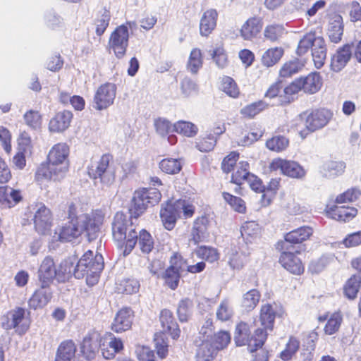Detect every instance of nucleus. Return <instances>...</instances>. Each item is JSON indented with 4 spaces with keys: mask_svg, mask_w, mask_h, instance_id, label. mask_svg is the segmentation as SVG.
I'll return each instance as SVG.
<instances>
[{
    "mask_svg": "<svg viewBox=\"0 0 361 361\" xmlns=\"http://www.w3.org/2000/svg\"><path fill=\"white\" fill-rule=\"evenodd\" d=\"M162 278L171 289L175 290L178 286L180 273L169 267L163 274Z\"/></svg>",
    "mask_w": 361,
    "mask_h": 361,
    "instance_id": "nucleus-53",
    "label": "nucleus"
},
{
    "mask_svg": "<svg viewBox=\"0 0 361 361\" xmlns=\"http://www.w3.org/2000/svg\"><path fill=\"white\" fill-rule=\"evenodd\" d=\"M137 240L138 246L142 253L148 254L153 250L154 245V240L150 233L146 230L140 231Z\"/></svg>",
    "mask_w": 361,
    "mask_h": 361,
    "instance_id": "nucleus-51",
    "label": "nucleus"
},
{
    "mask_svg": "<svg viewBox=\"0 0 361 361\" xmlns=\"http://www.w3.org/2000/svg\"><path fill=\"white\" fill-rule=\"evenodd\" d=\"M217 16V11L213 8L204 12L200 23V31L202 36H208L215 28Z\"/></svg>",
    "mask_w": 361,
    "mask_h": 361,
    "instance_id": "nucleus-33",
    "label": "nucleus"
},
{
    "mask_svg": "<svg viewBox=\"0 0 361 361\" xmlns=\"http://www.w3.org/2000/svg\"><path fill=\"white\" fill-rule=\"evenodd\" d=\"M78 222L89 241L98 237L101 227L104 223V213L101 209L92 211L90 214L77 215Z\"/></svg>",
    "mask_w": 361,
    "mask_h": 361,
    "instance_id": "nucleus-7",
    "label": "nucleus"
},
{
    "mask_svg": "<svg viewBox=\"0 0 361 361\" xmlns=\"http://www.w3.org/2000/svg\"><path fill=\"white\" fill-rule=\"evenodd\" d=\"M288 140L283 136H274L266 142L267 147L274 152H281L288 145Z\"/></svg>",
    "mask_w": 361,
    "mask_h": 361,
    "instance_id": "nucleus-58",
    "label": "nucleus"
},
{
    "mask_svg": "<svg viewBox=\"0 0 361 361\" xmlns=\"http://www.w3.org/2000/svg\"><path fill=\"white\" fill-rule=\"evenodd\" d=\"M357 213V209L345 206L334 205L326 209L329 217L339 221H349Z\"/></svg>",
    "mask_w": 361,
    "mask_h": 361,
    "instance_id": "nucleus-27",
    "label": "nucleus"
},
{
    "mask_svg": "<svg viewBox=\"0 0 361 361\" xmlns=\"http://www.w3.org/2000/svg\"><path fill=\"white\" fill-rule=\"evenodd\" d=\"M267 107L268 104L263 100H259L245 106L240 109V113L244 118H253Z\"/></svg>",
    "mask_w": 361,
    "mask_h": 361,
    "instance_id": "nucleus-39",
    "label": "nucleus"
},
{
    "mask_svg": "<svg viewBox=\"0 0 361 361\" xmlns=\"http://www.w3.org/2000/svg\"><path fill=\"white\" fill-rule=\"evenodd\" d=\"M133 317V312L130 308H122L116 313L111 324V329L116 333L129 330L131 328Z\"/></svg>",
    "mask_w": 361,
    "mask_h": 361,
    "instance_id": "nucleus-20",
    "label": "nucleus"
},
{
    "mask_svg": "<svg viewBox=\"0 0 361 361\" xmlns=\"http://www.w3.org/2000/svg\"><path fill=\"white\" fill-rule=\"evenodd\" d=\"M99 338V334L96 331L89 333L83 338L80 348L81 353L87 360H92L95 358L99 348H100Z\"/></svg>",
    "mask_w": 361,
    "mask_h": 361,
    "instance_id": "nucleus-21",
    "label": "nucleus"
},
{
    "mask_svg": "<svg viewBox=\"0 0 361 361\" xmlns=\"http://www.w3.org/2000/svg\"><path fill=\"white\" fill-rule=\"evenodd\" d=\"M140 288V283L134 279H126L116 283V291L118 293L133 294L137 293Z\"/></svg>",
    "mask_w": 361,
    "mask_h": 361,
    "instance_id": "nucleus-45",
    "label": "nucleus"
},
{
    "mask_svg": "<svg viewBox=\"0 0 361 361\" xmlns=\"http://www.w3.org/2000/svg\"><path fill=\"white\" fill-rule=\"evenodd\" d=\"M25 124L32 130H38L42 126V116L37 111H27L23 116Z\"/></svg>",
    "mask_w": 361,
    "mask_h": 361,
    "instance_id": "nucleus-55",
    "label": "nucleus"
},
{
    "mask_svg": "<svg viewBox=\"0 0 361 361\" xmlns=\"http://www.w3.org/2000/svg\"><path fill=\"white\" fill-rule=\"evenodd\" d=\"M260 298V292L257 289H251L243 294L241 299V306L245 310L250 312L257 307Z\"/></svg>",
    "mask_w": 361,
    "mask_h": 361,
    "instance_id": "nucleus-37",
    "label": "nucleus"
},
{
    "mask_svg": "<svg viewBox=\"0 0 361 361\" xmlns=\"http://www.w3.org/2000/svg\"><path fill=\"white\" fill-rule=\"evenodd\" d=\"M111 160L109 154H104L97 162L92 164L88 173L95 183L99 182L103 187H109L114 183L116 170L114 164L110 163Z\"/></svg>",
    "mask_w": 361,
    "mask_h": 361,
    "instance_id": "nucleus-6",
    "label": "nucleus"
},
{
    "mask_svg": "<svg viewBox=\"0 0 361 361\" xmlns=\"http://www.w3.org/2000/svg\"><path fill=\"white\" fill-rule=\"evenodd\" d=\"M345 169V164L343 161H330L324 164L322 169V173L324 177L329 179H334L341 176Z\"/></svg>",
    "mask_w": 361,
    "mask_h": 361,
    "instance_id": "nucleus-36",
    "label": "nucleus"
},
{
    "mask_svg": "<svg viewBox=\"0 0 361 361\" xmlns=\"http://www.w3.org/2000/svg\"><path fill=\"white\" fill-rule=\"evenodd\" d=\"M192 307V302L188 298L183 299L179 302L177 308V314L180 322H183L188 321L190 315Z\"/></svg>",
    "mask_w": 361,
    "mask_h": 361,
    "instance_id": "nucleus-61",
    "label": "nucleus"
},
{
    "mask_svg": "<svg viewBox=\"0 0 361 361\" xmlns=\"http://www.w3.org/2000/svg\"><path fill=\"white\" fill-rule=\"evenodd\" d=\"M312 233V228L308 226H301L297 229L293 230L285 235V241L281 242V249L288 250V247L286 246L287 243H301L307 240Z\"/></svg>",
    "mask_w": 361,
    "mask_h": 361,
    "instance_id": "nucleus-23",
    "label": "nucleus"
},
{
    "mask_svg": "<svg viewBox=\"0 0 361 361\" xmlns=\"http://www.w3.org/2000/svg\"><path fill=\"white\" fill-rule=\"evenodd\" d=\"M360 276L353 275L350 279H348L344 287L345 295L350 300L355 299L360 289Z\"/></svg>",
    "mask_w": 361,
    "mask_h": 361,
    "instance_id": "nucleus-48",
    "label": "nucleus"
},
{
    "mask_svg": "<svg viewBox=\"0 0 361 361\" xmlns=\"http://www.w3.org/2000/svg\"><path fill=\"white\" fill-rule=\"evenodd\" d=\"M116 94V86L114 83L106 82L99 87L94 97V108L103 110L113 104Z\"/></svg>",
    "mask_w": 361,
    "mask_h": 361,
    "instance_id": "nucleus-13",
    "label": "nucleus"
},
{
    "mask_svg": "<svg viewBox=\"0 0 361 361\" xmlns=\"http://www.w3.org/2000/svg\"><path fill=\"white\" fill-rule=\"evenodd\" d=\"M284 50L282 47H273L267 49L262 56V63L267 67L273 66L283 56Z\"/></svg>",
    "mask_w": 361,
    "mask_h": 361,
    "instance_id": "nucleus-41",
    "label": "nucleus"
},
{
    "mask_svg": "<svg viewBox=\"0 0 361 361\" xmlns=\"http://www.w3.org/2000/svg\"><path fill=\"white\" fill-rule=\"evenodd\" d=\"M154 126L156 133L161 137H165L171 131L173 130V124L165 118H157L154 121Z\"/></svg>",
    "mask_w": 361,
    "mask_h": 361,
    "instance_id": "nucleus-54",
    "label": "nucleus"
},
{
    "mask_svg": "<svg viewBox=\"0 0 361 361\" xmlns=\"http://www.w3.org/2000/svg\"><path fill=\"white\" fill-rule=\"evenodd\" d=\"M111 14L109 11L104 9L99 18L96 20V34L101 36L104 34L109 25Z\"/></svg>",
    "mask_w": 361,
    "mask_h": 361,
    "instance_id": "nucleus-63",
    "label": "nucleus"
},
{
    "mask_svg": "<svg viewBox=\"0 0 361 361\" xmlns=\"http://www.w3.org/2000/svg\"><path fill=\"white\" fill-rule=\"evenodd\" d=\"M72 262H73L72 274L75 278L80 279L86 277V281L89 286H94L97 283L104 266L102 255L99 253L94 255L92 250H87L75 265L73 259Z\"/></svg>",
    "mask_w": 361,
    "mask_h": 361,
    "instance_id": "nucleus-2",
    "label": "nucleus"
},
{
    "mask_svg": "<svg viewBox=\"0 0 361 361\" xmlns=\"http://www.w3.org/2000/svg\"><path fill=\"white\" fill-rule=\"evenodd\" d=\"M310 49L314 66L317 68H320L324 64L326 58V47L323 37L315 31H310L301 37L298 44L296 54L298 56H303Z\"/></svg>",
    "mask_w": 361,
    "mask_h": 361,
    "instance_id": "nucleus-4",
    "label": "nucleus"
},
{
    "mask_svg": "<svg viewBox=\"0 0 361 361\" xmlns=\"http://www.w3.org/2000/svg\"><path fill=\"white\" fill-rule=\"evenodd\" d=\"M221 89L226 94L233 98L237 97L239 94V90L235 81L228 76L222 78Z\"/></svg>",
    "mask_w": 361,
    "mask_h": 361,
    "instance_id": "nucleus-64",
    "label": "nucleus"
},
{
    "mask_svg": "<svg viewBox=\"0 0 361 361\" xmlns=\"http://www.w3.org/2000/svg\"><path fill=\"white\" fill-rule=\"evenodd\" d=\"M351 54V47L348 44L339 49L331 59V69L335 72L341 71L350 60Z\"/></svg>",
    "mask_w": 361,
    "mask_h": 361,
    "instance_id": "nucleus-32",
    "label": "nucleus"
},
{
    "mask_svg": "<svg viewBox=\"0 0 361 361\" xmlns=\"http://www.w3.org/2000/svg\"><path fill=\"white\" fill-rule=\"evenodd\" d=\"M100 339V350L102 356L106 360L111 359L115 354L123 348V343L120 338H117L111 333H106Z\"/></svg>",
    "mask_w": 361,
    "mask_h": 361,
    "instance_id": "nucleus-16",
    "label": "nucleus"
},
{
    "mask_svg": "<svg viewBox=\"0 0 361 361\" xmlns=\"http://www.w3.org/2000/svg\"><path fill=\"white\" fill-rule=\"evenodd\" d=\"M283 313V307L276 303H266L261 306L259 321L262 327L255 331L254 338L257 345H264L269 331H272L274 329L275 319L281 317Z\"/></svg>",
    "mask_w": 361,
    "mask_h": 361,
    "instance_id": "nucleus-5",
    "label": "nucleus"
},
{
    "mask_svg": "<svg viewBox=\"0 0 361 361\" xmlns=\"http://www.w3.org/2000/svg\"><path fill=\"white\" fill-rule=\"evenodd\" d=\"M52 298V292L49 287H41L36 290L28 301L30 308L36 310L42 308L51 300Z\"/></svg>",
    "mask_w": 361,
    "mask_h": 361,
    "instance_id": "nucleus-30",
    "label": "nucleus"
},
{
    "mask_svg": "<svg viewBox=\"0 0 361 361\" xmlns=\"http://www.w3.org/2000/svg\"><path fill=\"white\" fill-rule=\"evenodd\" d=\"M343 32V18L341 15L334 13L329 20L328 34L332 42L338 43L341 40Z\"/></svg>",
    "mask_w": 361,
    "mask_h": 361,
    "instance_id": "nucleus-31",
    "label": "nucleus"
},
{
    "mask_svg": "<svg viewBox=\"0 0 361 361\" xmlns=\"http://www.w3.org/2000/svg\"><path fill=\"white\" fill-rule=\"evenodd\" d=\"M233 314V310L228 300H222L216 310V317L222 322L229 320Z\"/></svg>",
    "mask_w": 361,
    "mask_h": 361,
    "instance_id": "nucleus-57",
    "label": "nucleus"
},
{
    "mask_svg": "<svg viewBox=\"0 0 361 361\" xmlns=\"http://www.w3.org/2000/svg\"><path fill=\"white\" fill-rule=\"evenodd\" d=\"M269 169L271 171L281 170L283 174L294 178H301L305 175L303 168L293 161L275 159L271 162Z\"/></svg>",
    "mask_w": 361,
    "mask_h": 361,
    "instance_id": "nucleus-15",
    "label": "nucleus"
},
{
    "mask_svg": "<svg viewBox=\"0 0 361 361\" xmlns=\"http://www.w3.org/2000/svg\"><path fill=\"white\" fill-rule=\"evenodd\" d=\"M299 80L302 91L308 94L316 93L320 90L322 85V78L317 73H311L306 77L299 78Z\"/></svg>",
    "mask_w": 361,
    "mask_h": 361,
    "instance_id": "nucleus-34",
    "label": "nucleus"
},
{
    "mask_svg": "<svg viewBox=\"0 0 361 361\" xmlns=\"http://www.w3.org/2000/svg\"><path fill=\"white\" fill-rule=\"evenodd\" d=\"M250 331L249 325L243 322L238 323L235 327L234 340L237 345L243 346L247 345L251 352L256 351L257 348L262 345H257L255 338V333L250 337Z\"/></svg>",
    "mask_w": 361,
    "mask_h": 361,
    "instance_id": "nucleus-19",
    "label": "nucleus"
},
{
    "mask_svg": "<svg viewBox=\"0 0 361 361\" xmlns=\"http://www.w3.org/2000/svg\"><path fill=\"white\" fill-rule=\"evenodd\" d=\"M34 224L36 231L40 234H45L51 226L52 215L50 209L43 203H37L33 207Z\"/></svg>",
    "mask_w": 361,
    "mask_h": 361,
    "instance_id": "nucleus-14",
    "label": "nucleus"
},
{
    "mask_svg": "<svg viewBox=\"0 0 361 361\" xmlns=\"http://www.w3.org/2000/svg\"><path fill=\"white\" fill-rule=\"evenodd\" d=\"M22 200L20 191L8 186H0V207L9 209Z\"/></svg>",
    "mask_w": 361,
    "mask_h": 361,
    "instance_id": "nucleus-22",
    "label": "nucleus"
},
{
    "mask_svg": "<svg viewBox=\"0 0 361 361\" xmlns=\"http://www.w3.org/2000/svg\"><path fill=\"white\" fill-rule=\"evenodd\" d=\"M216 353L212 344L208 341H204L197 349L196 361H212Z\"/></svg>",
    "mask_w": 361,
    "mask_h": 361,
    "instance_id": "nucleus-40",
    "label": "nucleus"
},
{
    "mask_svg": "<svg viewBox=\"0 0 361 361\" xmlns=\"http://www.w3.org/2000/svg\"><path fill=\"white\" fill-rule=\"evenodd\" d=\"M76 353V345L71 340H66L59 345L55 361H71Z\"/></svg>",
    "mask_w": 361,
    "mask_h": 361,
    "instance_id": "nucleus-35",
    "label": "nucleus"
},
{
    "mask_svg": "<svg viewBox=\"0 0 361 361\" xmlns=\"http://www.w3.org/2000/svg\"><path fill=\"white\" fill-rule=\"evenodd\" d=\"M25 310L16 307L1 317V326L6 330L15 329L19 334H24L29 329L30 322L25 317Z\"/></svg>",
    "mask_w": 361,
    "mask_h": 361,
    "instance_id": "nucleus-9",
    "label": "nucleus"
},
{
    "mask_svg": "<svg viewBox=\"0 0 361 361\" xmlns=\"http://www.w3.org/2000/svg\"><path fill=\"white\" fill-rule=\"evenodd\" d=\"M223 197L235 211L239 213L245 212L246 207L245 202L240 197L233 196L225 192H223Z\"/></svg>",
    "mask_w": 361,
    "mask_h": 361,
    "instance_id": "nucleus-60",
    "label": "nucleus"
},
{
    "mask_svg": "<svg viewBox=\"0 0 361 361\" xmlns=\"http://www.w3.org/2000/svg\"><path fill=\"white\" fill-rule=\"evenodd\" d=\"M73 262L71 258L61 262L57 267L52 257H46L40 264L37 276L43 287H49L56 279L59 282H64L72 274Z\"/></svg>",
    "mask_w": 361,
    "mask_h": 361,
    "instance_id": "nucleus-3",
    "label": "nucleus"
},
{
    "mask_svg": "<svg viewBox=\"0 0 361 361\" xmlns=\"http://www.w3.org/2000/svg\"><path fill=\"white\" fill-rule=\"evenodd\" d=\"M203 58L200 49H193L189 56L187 62V70L192 74H195L202 68Z\"/></svg>",
    "mask_w": 361,
    "mask_h": 361,
    "instance_id": "nucleus-43",
    "label": "nucleus"
},
{
    "mask_svg": "<svg viewBox=\"0 0 361 361\" xmlns=\"http://www.w3.org/2000/svg\"><path fill=\"white\" fill-rule=\"evenodd\" d=\"M333 116V113L326 109L306 111L298 116L296 121L305 122L307 130L314 132L326 126Z\"/></svg>",
    "mask_w": 361,
    "mask_h": 361,
    "instance_id": "nucleus-8",
    "label": "nucleus"
},
{
    "mask_svg": "<svg viewBox=\"0 0 361 361\" xmlns=\"http://www.w3.org/2000/svg\"><path fill=\"white\" fill-rule=\"evenodd\" d=\"M231 341V335L228 331H220L212 338L213 347L217 352L226 348Z\"/></svg>",
    "mask_w": 361,
    "mask_h": 361,
    "instance_id": "nucleus-56",
    "label": "nucleus"
},
{
    "mask_svg": "<svg viewBox=\"0 0 361 361\" xmlns=\"http://www.w3.org/2000/svg\"><path fill=\"white\" fill-rule=\"evenodd\" d=\"M197 256L211 263L216 262L219 258V254L216 249L209 246H200L196 250Z\"/></svg>",
    "mask_w": 361,
    "mask_h": 361,
    "instance_id": "nucleus-52",
    "label": "nucleus"
},
{
    "mask_svg": "<svg viewBox=\"0 0 361 361\" xmlns=\"http://www.w3.org/2000/svg\"><path fill=\"white\" fill-rule=\"evenodd\" d=\"M281 264L289 272L300 275L304 271V267L300 258L291 252L283 251L280 257Z\"/></svg>",
    "mask_w": 361,
    "mask_h": 361,
    "instance_id": "nucleus-24",
    "label": "nucleus"
},
{
    "mask_svg": "<svg viewBox=\"0 0 361 361\" xmlns=\"http://www.w3.org/2000/svg\"><path fill=\"white\" fill-rule=\"evenodd\" d=\"M160 217L164 227L168 230H171L180 217L179 212L176 208V201H169L163 207L160 211Z\"/></svg>",
    "mask_w": 361,
    "mask_h": 361,
    "instance_id": "nucleus-25",
    "label": "nucleus"
},
{
    "mask_svg": "<svg viewBox=\"0 0 361 361\" xmlns=\"http://www.w3.org/2000/svg\"><path fill=\"white\" fill-rule=\"evenodd\" d=\"M68 219L70 221L64 226L56 230L55 234L61 241H72L82 234V230L78 222L76 207L73 203L68 207Z\"/></svg>",
    "mask_w": 361,
    "mask_h": 361,
    "instance_id": "nucleus-11",
    "label": "nucleus"
},
{
    "mask_svg": "<svg viewBox=\"0 0 361 361\" xmlns=\"http://www.w3.org/2000/svg\"><path fill=\"white\" fill-rule=\"evenodd\" d=\"M130 227H135L131 220L123 213L117 212L112 222V235L116 244L123 243L125 233L130 230Z\"/></svg>",
    "mask_w": 361,
    "mask_h": 361,
    "instance_id": "nucleus-18",
    "label": "nucleus"
},
{
    "mask_svg": "<svg viewBox=\"0 0 361 361\" xmlns=\"http://www.w3.org/2000/svg\"><path fill=\"white\" fill-rule=\"evenodd\" d=\"M69 147L65 143L55 145L48 154V163L41 164L35 173L37 181L51 180L60 181L66 176L68 167Z\"/></svg>",
    "mask_w": 361,
    "mask_h": 361,
    "instance_id": "nucleus-1",
    "label": "nucleus"
},
{
    "mask_svg": "<svg viewBox=\"0 0 361 361\" xmlns=\"http://www.w3.org/2000/svg\"><path fill=\"white\" fill-rule=\"evenodd\" d=\"M300 348V341L295 337L289 338L285 349L280 353V357L284 361L290 360Z\"/></svg>",
    "mask_w": 361,
    "mask_h": 361,
    "instance_id": "nucleus-50",
    "label": "nucleus"
},
{
    "mask_svg": "<svg viewBox=\"0 0 361 361\" xmlns=\"http://www.w3.org/2000/svg\"><path fill=\"white\" fill-rule=\"evenodd\" d=\"M361 192L357 188H351L342 194L338 195L336 198V204L349 203L356 201L360 196Z\"/></svg>",
    "mask_w": 361,
    "mask_h": 361,
    "instance_id": "nucleus-62",
    "label": "nucleus"
},
{
    "mask_svg": "<svg viewBox=\"0 0 361 361\" xmlns=\"http://www.w3.org/2000/svg\"><path fill=\"white\" fill-rule=\"evenodd\" d=\"M250 174L249 164L247 161H240L232 173L231 180L237 185L243 184Z\"/></svg>",
    "mask_w": 361,
    "mask_h": 361,
    "instance_id": "nucleus-42",
    "label": "nucleus"
},
{
    "mask_svg": "<svg viewBox=\"0 0 361 361\" xmlns=\"http://www.w3.org/2000/svg\"><path fill=\"white\" fill-rule=\"evenodd\" d=\"M173 131L185 137H192L197 135L198 128L191 122L178 121L173 124Z\"/></svg>",
    "mask_w": 361,
    "mask_h": 361,
    "instance_id": "nucleus-44",
    "label": "nucleus"
},
{
    "mask_svg": "<svg viewBox=\"0 0 361 361\" xmlns=\"http://www.w3.org/2000/svg\"><path fill=\"white\" fill-rule=\"evenodd\" d=\"M342 320V316L339 312L333 313L324 327L325 333L328 335L335 334L339 329Z\"/></svg>",
    "mask_w": 361,
    "mask_h": 361,
    "instance_id": "nucleus-59",
    "label": "nucleus"
},
{
    "mask_svg": "<svg viewBox=\"0 0 361 361\" xmlns=\"http://www.w3.org/2000/svg\"><path fill=\"white\" fill-rule=\"evenodd\" d=\"M284 34L285 28L281 24L268 25L264 30V38L272 42L279 40Z\"/></svg>",
    "mask_w": 361,
    "mask_h": 361,
    "instance_id": "nucleus-46",
    "label": "nucleus"
},
{
    "mask_svg": "<svg viewBox=\"0 0 361 361\" xmlns=\"http://www.w3.org/2000/svg\"><path fill=\"white\" fill-rule=\"evenodd\" d=\"M304 66L303 63L298 59H294L285 63L280 69L281 77L288 78L298 73Z\"/></svg>",
    "mask_w": 361,
    "mask_h": 361,
    "instance_id": "nucleus-49",
    "label": "nucleus"
},
{
    "mask_svg": "<svg viewBox=\"0 0 361 361\" xmlns=\"http://www.w3.org/2000/svg\"><path fill=\"white\" fill-rule=\"evenodd\" d=\"M262 28V20L257 18H250L242 25L240 35L247 41L256 38Z\"/></svg>",
    "mask_w": 361,
    "mask_h": 361,
    "instance_id": "nucleus-26",
    "label": "nucleus"
},
{
    "mask_svg": "<svg viewBox=\"0 0 361 361\" xmlns=\"http://www.w3.org/2000/svg\"><path fill=\"white\" fill-rule=\"evenodd\" d=\"M73 118V114L70 111H63L57 113L49 123V129L51 132H62L66 130Z\"/></svg>",
    "mask_w": 361,
    "mask_h": 361,
    "instance_id": "nucleus-29",
    "label": "nucleus"
},
{
    "mask_svg": "<svg viewBox=\"0 0 361 361\" xmlns=\"http://www.w3.org/2000/svg\"><path fill=\"white\" fill-rule=\"evenodd\" d=\"M212 223V219L207 215L197 218L193 223L190 242L197 245L207 238Z\"/></svg>",
    "mask_w": 361,
    "mask_h": 361,
    "instance_id": "nucleus-17",
    "label": "nucleus"
},
{
    "mask_svg": "<svg viewBox=\"0 0 361 361\" xmlns=\"http://www.w3.org/2000/svg\"><path fill=\"white\" fill-rule=\"evenodd\" d=\"M138 235L135 228L130 227V230L125 233V240L123 243L117 244V246L123 250L124 256L128 255L135 247L137 241Z\"/></svg>",
    "mask_w": 361,
    "mask_h": 361,
    "instance_id": "nucleus-38",
    "label": "nucleus"
},
{
    "mask_svg": "<svg viewBox=\"0 0 361 361\" xmlns=\"http://www.w3.org/2000/svg\"><path fill=\"white\" fill-rule=\"evenodd\" d=\"M159 168L167 174H176L180 171L182 164L180 159L167 158L160 161Z\"/></svg>",
    "mask_w": 361,
    "mask_h": 361,
    "instance_id": "nucleus-47",
    "label": "nucleus"
},
{
    "mask_svg": "<svg viewBox=\"0 0 361 361\" xmlns=\"http://www.w3.org/2000/svg\"><path fill=\"white\" fill-rule=\"evenodd\" d=\"M129 37L130 32H128L126 27L123 25H118L111 33L108 46L117 59H123L126 55L128 47Z\"/></svg>",
    "mask_w": 361,
    "mask_h": 361,
    "instance_id": "nucleus-12",
    "label": "nucleus"
},
{
    "mask_svg": "<svg viewBox=\"0 0 361 361\" xmlns=\"http://www.w3.org/2000/svg\"><path fill=\"white\" fill-rule=\"evenodd\" d=\"M161 197V192L157 188H143L135 191L133 198L135 215L140 216L147 207L157 204Z\"/></svg>",
    "mask_w": 361,
    "mask_h": 361,
    "instance_id": "nucleus-10",
    "label": "nucleus"
},
{
    "mask_svg": "<svg viewBox=\"0 0 361 361\" xmlns=\"http://www.w3.org/2000/svg\"><path fill=\"white\" fill-rule=\"evenodd\" d=\"M160 322L165 334L171 335L173 339H176L180 336V329L174 321L172 312L169 310H163L160 314Z\"/></svg>",
    "mask_w": 361,
    "mask_h": 361,
    "instance_id": "nucleus-28",
    "label": "nucleus"
}]
</instances>
